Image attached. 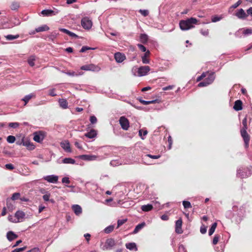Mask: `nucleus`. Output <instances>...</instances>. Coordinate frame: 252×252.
Wrapping results in <instances>:
<instances>
[{
  "mask_svg": "<svg viewBox=\"0 0 252 252\" xmlns=\"http://www.w3.org/2000/svg\"><path fill=\"white\" fill-rule=\"evenodd\" d=\"M147 133H148V131L146 130H143V129H141L139 130V135L141 137V139L143 140L145 139V137H144L142 136V134L143 136H145L147 134Z\"/></svg>",
  "mask_w": 252,
  "mask_h": 252,
  "instance_id": "nucleus-41",
  "label": "nucleus"
},
{
  "mask_svg": "<svg viewBox=\"0 0 252 252\" xmlns=\"http://www.w3.org/2000/svg\"><path fill=\"white\" fill-rule=\"evenodd\" d=\"M59 103L61 107L63 109H66L68 107V103L65 99H60L59 100Z\"/></svg>",
  "mask_w": 252,
  "mask_h": 252,
  "instance_id": "nucleus-28",
  "label": "nucleus"
},
{
  "mask_svg": "<svg viewBox=\"0 0 252 252\" xmlns=\"http://www.w3.org/2000/svg\"><path fill=\"white\" fill-rule=\"evenodd\" d=\"M221 19V17H218L217 16H213L211 19V21L212 22H217L219 21Z\"/></svg>",
  "mask_w": 252,
  "mask_h": 252,
  "instance_id": "nucleus-56",
  "label": "nucleus"
},
{
  "mask_svg": "<svg viewBox=\"0 0 252 252\" xmlns=\"http://www.w3.org/2000/svg\"><path fill=\"white\" fill-rule=\"evenodd\" d=\"M82 70L86 71H93L98 72L100 70V68L94 64H85L81 67Z\"/></svg>",
  "mask_w": 252,
  "mask_h": 252,
  "instance_id": "nucleus-3",
  "label": "nucleus"
},
{
  "mask_svg": "<svg viewBox=\"0 0 252 252\" xmlns=\"http://www.w3.org/2000/svg\"><path fill=\"white\" fill-rule=\"evenodd\" d=\"M19 3L17 2L14 1L12 3L10 8L13 10H17L19 7Z\"/></svg>",
  "mask_w": 252,
  "mask_h": 252,
  "instance_id": "nucleus-40",
  "label": "nucleus"
},
{
  "mask_svg": "<svg viewBox=\"0 0 252 252\" xmlns=\"http://www.w3.org/2000/svg\"><path fill=\"white\" fill-rule=\"evenodd\" d=\"M92 21L87 17H84L81 20V25L86 30H90L92 27Z\"/></svg>",
  "mask_w": 252,
  "mask_h": 252,
  "instance_id": "nucleus-6",
  "label": "nucleus"
},
{
  "mask_svg": "<svg viewBox=\"0 0 252 252\" xmlns=\"http://www.w3.org/2000/svg\"><path fill=\"white\" fill-rule=\"evenodd\" d=\"M35 60V57L34 56H32L30 57L28 60V63L31 66H34Z\"/></svg>",
  "mask_w": 252,
  "mask_h": 252,
  "instance_id": "nucleus-35",
  "label": "nucleus"
},
{
  "mask_svg": "<svg viewBox=\"0 0 252 252\" xmlns=\"http://www.w3.org/2000/svg\"><path fill=\"white\" fill-rule=\"evenodd\" d=\"M252 169L251 168H245L242 169H239L237 170V175L241 178H245L249 177L252 173Z\"/></svg>",
  "mask_w": 252,
  "mask_h": 252,
  "instance_id": "nucleus-2",
  "label": "nucleus"
},
{
  "mask_svg": "<svg viewBox=\"0 0 252 252\" xmlns=\"http://www.w3.org/2000/svg\"><path fill=\"white\" fill-rule=\"evenodd\" d=\"M114 226L113 225H110L106 227L104 229V231L105 233L108 234V233H111L114 230Z\"/></svg>",
  "mask_w": 252,
  "mask_h": 252,
  "instance_id": "nucleus-39",
  "label": "nucleus"
},
{
  "mask_svg": "<svg viewBox=\"0 0 252 252\" xmlns=\"http://www.w3.org/2000/svg\"><path fill=\"white\" fill-rule=\"evenodd\" d=\"M137 46H138V47L139 49L141 51H142V52H145V53H146V52L147 51V50H146V48L144 45H142V44H138L137 45Z\"/></svg>",
  "mask_w": 252,
  "mask_h": 252,
  "instance_id": "nucleus-60",
  "label": "nucleus"
},
{
  "mask_svg": "<svg viewBox=\"0 0 252 252\" xmlns=\"http://www.w3.org/2000/svg\"><path fill=\"white\" fill-rule=\"evenodd\" d=\"M10 201V199H7L6 201V205L7 207L9 209L12 210L13 209V206L12 204H11L9 202Z\"/></svg>",
  "mask_w": 252,
  "mask_h": 252,
  "instance_id": "nucleus-57",
  "label": "nucleus"
},
{
  "mask_svg": "<svg viewBox=\"0 0 252 252\" xmlns=\"http://www.w3.org/2000/svg\"><path fill=\"white\" fill-rule=\"evenodd\" d=\"M33 134V140L38 143H41L45 138L44 133L42 131L36 132Z\"/></svg>",
  "mask_w": 252,
  "mask_h": 252,
  "instance_id": "nucleus-9",
  "label": "nucleus"
},
{
  "mask_svg": "<svg viewBox=\"0 0 252 252\" xmlns=\"http://www.w3.org/2000/svg\"><path fill=\"white\" fill-rule=\"evenodd\" d=\"M62 163H64V164H74L75 163V160L70 158H63L62 161Z\"/></svg>",
  "mask_w": 252,
  "mask_h": 252,
  "instance_id": "nucleus-30",
  "label": "nucleus"
},
{
  "mask_svg": "<svg viewBox=\"0 0 252 252\" xmlns=\"http://www.w3.org/2000/svg\"><path fill=\"white\" fill-rule=\"evenodd\" d=\"M19 36L18 34H17L16 35L8 34L7 36H6L5 37L7 40H12L18 38L19 37Z\"/></svg>",
  "mask_w": 252,
  "mask_h": 252,
  "instance_id": "nucleus-42",
  "label": "nucleus"
},
{
  "mask_svg": "<svg viewBox=\"0 0 252 252\" xmlns=\"http://www.w3.org/2000/svg\"><path fill=\"white\" fill-rule=\"evenodd\" d=\"M20 196V194L19 193L15 192L12 194V197L10 199V200H17L19 198Z\"/></svg>",
  "mask_w": 252,
  "mask_h": 252,
  "instance_id": "nucleus-46",
  "label": "nucleus"
},
{
  "mask_svg": "<svg viewBox=\"0 0 252 252\" xmlns=\"http://www.w3.org/2000/svg\"><path fill=\"white\" fill-rule=\"evenodd\" d=\"M79 158L87 161H92L97 160L98 157L92 155H82L79 156Z\"/></svg>",
  "mask_w": 252,
  "mask_h": 252,
  "instance_id": "nucleus-10",
  "label": "nucleus"
},
{
  "mask_svg": "<svg viewBox=\"0 0 252 252\" xmlns=\"http://www.w3.org/2000/svg\"><path fill=\"white\" fill-rule=\"evenodd\" d=\"M94 49V48H90V47H89L88 46H83L81 48V49L80 50V52H85V51H86L87 50H93Z\"/></svg>",
  "mask_w": 252,
  "mask_h": 252,
  "instance_id": "nucleus-58",
  "label": "nucleus"
},
{
  "mask_svg": "<svg viewBox=\"0 0 252 252\" xmlns=\"http://www.w3.org/2000/svg\"><path fill=\"white\" fill-rule=\"evenodd\" d=\"M217 226V222H214L212 224L211 228L209 230V235L210 236L212 235L214 233V232Z\"/></svg>",
  "mask_w": 252,
  "mask_h": 252,
  "instance_id": "nucleus-36",
  "label": "nucleus"
},
{
  "mask_svg": "<svg viewBox=\"0 0 252 252\" xmlns=\"http://www.w3.org/2000/svg\"><path fill=\"white\" fill-rule=\"evenodd\" d=\"M200 33L204 36H207L209 34V30H201Z\"/></svg>",
  "mask_w": 252,
  "mask_h": 252,
  "instance_id": "nucleus-59",
  "label": "nucleus"
},
{
  "mask_svg": "<svg viewBox=\"0 0 252 252\" xmlns=\"http://www.w3.org/2000/svg\"><path fill=\"white\" fill-rule=\"evenodd\" d=\"M141 210L144 212H148L153 209V206L151 204H147L142 205L141 208Z\"/></svg>",
  "mask_w": 252,
  "mask_h": 252,
  "instance_id": "nucleus-33",
  "label": "nucleus"
},
{
  "mask_svg": "<svg viewBox=\"0 0 252 252\" xmlns=\"http://www.w3.org/2000/svg\"><path fill=\"white\" fill-rule=\"evenodd\" d=\"M34 96L35 95L33 94H30L25 96L22 99V100L25 102L24 105H26L29 100Z\"/></svg>",
  "mask_w": 252,
  "mask_h": 252,
  "instance_id": "nucleus-32",
  "label": "nucleus"
},
{
  "mask_svg": "<svg viewBox=\"0 0 252 252\" xmlns=\"http://www.w3.org/2000/svg\"><path fill=\"white\" fill-rule=\"evenodd\" d=\"M219 238H220V236L218 235H216L214 238H213V242H212V243L213 245H216L217 244V243L219 241Z\"/></svg>",
  "mask_w": 252,
  "mask_h": 252,
  "instance_id": "nucleus-54",
  "label": "nucleus"
},
{
  "mask_svg": "<svg viewBox=\"0 0 252 252\" xmlns=\"http://www.w3.org/2000/svg\"><path fill=\"white\" fill-rule=\"evenodd\" d=\"M58 12V10H52L51 9H44L41 11V14L44 16L49 17L56 15Z\"/></svg>",
  "mask_w": 252,
  "mask_h": 252,
  "instance_id": "nucleus-12",
  "label": "nucleus"
},
{
  "mask_svg": "<svg viewBox=\"0 0 252 252\" xmlns=\"http://www.w3.org/2000/svg\"><path fill=\"white\" fill-rule=\"evenodd\" d=\"M215 79V72H212L208 73V75L207 78H205V80L209 84H211L213 83Z\"/></svg>",
  "mask_w": 252,
  "mask_h": 252,
  "instance_id": "nucleus-21",
  "label": "nucleus"
},
{
  "mask_svg": "<svg viewBox=\"0 0 252 252\" xmlns=\"http://www.w3.org/2000/svg\"><path fill=\"white\" fill-rule=\"evenodd\" d=\"M247 129H241L240 130L241 135L243 139L246 148L248 147L250 139V135L248 133Z\"/></svg>",
  "mask_w": 252,
  "mask_h": 252,
  "instance_id": "nucleus-5",
  "label": "nucleus"
},
{
  "mask_svg": "<svg viewBox=\"0 0 252 252\" xmlns=\"http://www.w3.org/2000/svg\"><path fill=\"white\" fill-rule=\"evenodd\" d=\"M114 58L117 63H121L126 59V57L124 54L117 52L114 54Z\"/></svg>",
  "mask_w": 252,
  "mask_h": 252,
  "instance_id": "nucleus-14",
  "label": "nucleus"
},
{
  "mask_svg": "<svg viewBox=\"0 0 252 252\" xmlns=\"http://www.w3.org/2000/svg\"><path fill=\"white\" fill-rule=\"evenodd\" d=\"M27 252H40V250L38 248H34Z\"/></svg>",
  "mask_w": 252,
  "mask_h": 252,
  "instance_id": "nucleus-64",
  "label": "nucleus"
},
{
  "mask_svg": "<svg viewBox=\"0 0 252 252\" xmlns=\"http://www.w3.org/2000/svg\"><path fill=\"white\" fill-rule=\"evenodd\" d=\"M148 39V36L146 34H141L140 36V41L143 43H146Z\"/></svg>",
  "mask_w": 252,
  "mask_h": 252,
  "instance_id": "nucleus-34",
  "label": "nucleus"
},
{
  "mask_svg": "<svg viewBox=\"0 0 252 252\" xmlns=\"http://www.w3.org/2000/svg\"><path fill=\"white\" fill-rule=\"evenodd\" d=\"M110 164L113 166H116L121 165L122 164V161L120 158H118L111 160Z\"/></svg>",
  "mask_w": 252,
  "mask_h": 252,
  "instance_id": "nucleus-31",
  "label": "nucleus"
},
{
  "mask_svg": "<svg viewBox=\"0 0 252 252\" xmlns=\"http://www.w3.org/2000/svg\"><path fill=\"white\" fill-rule=\"evenodd\" d=\"M236 16L239 19H244L248 16V15L242 8H241L236 12Z\"/></svg>",
  "mask_w": 252,
  "mask_h": 252,
  "instance_id": "nucleus-19",
  "label": "nucleus"
},
{
  "mask_svg": "<svg viewBox=\"0 0 252 252\" xmlns=\"http://www.w3.org/2000/svg\"><path fill=\"white\" fill-rule=\"evenodd\" d=\"M72 209L73 210L74 213L77 216L80 215L82 213V208L79 205H73L72 206Z\"/></svg>",
  "mask_w": 252,
  "mask_h": 252,
  "instance_id": "nucleus-22",
  "label": "nucleus"
},
{
  "mask_svg": "<svg viewBox=\"0 0 252 252\" xmlns=\"http://www.w3.org/2000/svg\"><path fill=\"white\" fill-rule=\"evenodd\" d=\"M150 70V68L149 66H140L138 69V75L139 76L146 75Z\"/></svg>",
  "mask_w": 252,
  "mask_h": 252,
  "instance_id": "nucleus-8",
  "label": "nucleus"
},
{
  "mask_svg": "<svg viewBox=\"0 0 252 252\" xmlns=\"http://www.w3.org/2000/svg\"><path fill=\"white\" fill-rule=\"evenodd\" d=\"M120 124L122 128L125 130H127L129 127V123L127 118L125 117H121L119 120Z\"/></svg>",
  "mask_w": 252,
  "mask_h": 252,
  "instance_id": "nucleus-7",
  "label": "nucleus"
},
{
  "mask_svg": "<svg viewBox=\"0 0 252 252\" xmlns=\"http://www.w3.org/2000/svg\"><path fill=\"white\" fill-rule=\"evenodd\" d=\"M146 225V223L145 222H143L141 223L138 224L137 225L133 231V234H136L140 230H141Z\"/></svg>",
  "mask_w": 252,
  "mask_h": 252,
  "instance_id": "nucleus-25",
  "label": "nucleus"
},
{
  "mask_svg": "<svg viewBox=\"0 0 252 252\" xmlns=\"http://www.w3.org/2000/svg\"><path fill=\"white\" fill-rule=\"evenodd\" d=\"M115 241L113 238H109L106 240L105 245L102 247V249L104 251L111 250L112 248L115 246Z\"/></svg>",
  "mask_w": 252,
  "mask_h": 252,
  "instance_id": "nucleus-4",
  "label": "nucleus"
},
{
  "mask_svg": "<svg viewBox=\"0 0 252 252\" xmlns=\"http://www.w3.org/2000/svg\"><path fill=\"white\" fill-rule=\"evenodd\" d=\"M242 125H243V127L241 129H248L247 119L246 118H245L242 120Z\"/></svg>",
  "mask_w": 252,
  "mask_h": 252,
  "instance_id": "nucleus-50",
  "label": "nucleus"
},
{
  "mask_svg": "<svg viewBox=\"0 0 252 252\" xmlns=\"http://www.w3.org/2000/svg\"><path fill=\"white\" fill-rule=\"evenodd\" d=\"M61 147L66 152L70 153L71 152L69 142L68 141H64L61 143Z\"/></svg>",
  "mask_w": 252,
  "mask_h": 252,
  "instance_id": "nucleus-17",
  "label": "nucleus"
},
{
  "mask_svg": "<svg viewBox=\"0 0 252 252\" xmlns=\"http://www.w3.org/2000/svg\"><path fill=\"white\" fill-rule=\"evenodd\" d=\"M127 221V219L119 220L117 221V228Z\"/></svg>",
  "mask_w": 252,
  "mask_h": 252,
  "instance_id": "nucleus-47",
  "label": "nucleus"
},
{
  "mask_svg": "<svg viewBox=\"0 0 252 252\" xmlns=\"http://www.w3.org/2000/svg\"><path fill=\"white\" fill-rule=\"evenodd\" d=\"M5 166L6 169L9 170H12L14 168V166L11 163L6 164H5Z\"/></svg>",
  "mask_w": 252,
  "mask_h": 252,
  "instance_id": "nucleus-63",
  "label": "nucleus"
},
{
  "mask_svg": "<svg viewBox=\"0 0 252 252\" xmlns=\"http://www.w3.org/2000/svg\"><path fill=\"white\" fill-rule=\"evenodd\" d=\"M233 109L236 111H239L242 109V102L240 100H236L233 106Z\"/></svg>",
  "mask_w": 252,
  "mask_h": 252,
  "instance_id": "nucleus-23",
  "label": "nucleus"
},
{
  "mask_svg": "<svg viewBox=\"0 0 252 252\" xmlns=\"http://www.w3.org/2000/svg\"><path fill=\"white\" fill-rule=\"evenodd\" d=\"M126 248L129 250H134L135 251H137L136 245L135 243H128L126 245Z\"/></svg>",
  "mask_w": 252,
  "mask_h": 252,
  "instance_id": "nucleus-27",
  "label": "nucleus"
},
{
  "mask_svg": "<svg viewBox=\"0 0 252 252\" xmlns=\"http://www.w3.org/2000/svg\"><path fill=\"white\" fill-rule=\"evenodd\" d=\"M197 22V19L192 17L186 20H181L179 23L180 28L183 31L188 30L193 28V25L196 24Z\"/></svg>",
  "mask_w": 252,
  "mask_h": 252,
  "instance_id": "nucleus-1",
  "label": "nucleus"
},
{
  "mask_svg": "<svg viewBox=\"0 0 252 252\" xmlns=\"http://www.w3.org/2000/svg\"><path fill=\"white\" fill-rule=\"evenodd\" d=\"M90 121L91 124H94L97 122V118L94 116H91L90 118Z\"/></svg>",
  "mask_w": 252,
  "mask_h": 252,
  "instance_id": "nucleus-53",
  "label": "nucleus"
},
{
  "mask_svg": "<svg viewBox=\"0 0 252 252\" xmlns=\"http://www.w3.org/2000/svg\"><path fill=\"white\" fill-rule=\"evenodd\" d=\"M8 220L9 221L12 222L16 223L18 222L16 218H14V217L12 215H9L8 217Z\"/></svg>",
  "mask_w": 252,
  "mask_h": 252,
  "instance_id": "nucleus-51",
  "label": "nucleus"
},
{
  "mask_svg": "<svg viewBox=\"0 0 252 252\" xmlns=\"http://www.w3.org/2000/svg\"><path fill=\"white\" fill-rule=\"evenodd\" d=\"M96 131L94 129L91 130L89 132L85 134V136L89 138H93L96 136Z\"/></svg>",
  "mask_w": 252,
  "mask_h": 252,
  "instance_id": "nucleus-26",
  "label": "nucleus"
},
{
  "mask_svg": "<svg viewBox=\"0 0 252 252\" xmlns=\"http://www.w3.org/2000/svg\"><path fill=\"white\" fill-rule=\"evenodd\" d=\"M207 73H208V72H203L200 76L197 77L196 79V81L197 82L200 81L202 79H203L204 78H205L206 76Z\"/></svg>",
  "mask_w": 252,
  "mask_h": 252,
  "instance_id": "nucleus-52",
  "label": "nucleus"
},
{
  "mask_svg": "<svg viewBox=\"0 0 252 252\" xmlns=\"http://www.w3.org/2000/svg\"><path fill=\"white\" fill-rule=\"evenodd\" d=\"M252 33V30L250 29H247L246 30H244L243 31V34L245 35H248Z\"/></svg>",
  "mask_w": 252,
  "mask_h": 252,
  "instance_id": "nucleus-62",
  "label": "nucleus"
},
{
  "mask_svg": "<svg viewBox=\"0 0 252 252\" xmlns=\"http://www.w3.org/2000/svg\"><path fill=\"white\" fill-rule=\"evenodd\" d=\"M16 144L18 145L23 144V145L26 147L29 150L34 149V145L32 143L30 142L29 140H25L24 138L22 139L21 142H17Z\"/></svg>",
  "mask_w": 252,
  "mask_h": 252,
  "instance_id": "nucleus-13",
  "label": "nucleus"
},
{
  "mask_svg": "<svg viewBox=\"0 0 252 252\" xmlns=\"http://www.w3.org/2000/svg\"><path fill=\"white\" fill-rule=\"evenodd\" d=\"M149 157L150 158H152L153 159H158L160 157V155H152L150 154H147L144 156V157L143 158V159L146 160L147 158Z\"/></svg>",
  "mask_w": 252,
  "mask_h": 252,
  "instance_id": "nucleus-37",
  "label": "nucleus"
},
{
  "mask_svg": "<svg viewBox=\"0 0 252 252\" xmlns=\"http://www.w3.org/2000/svg\"><path fill=\"white\" fill-rule=\"evenodd\" d=\"M157 102L158 103L159 101H158V99H154V100H150V101H146V100L142 101V104H143V105H148L150 104H153V103H156Z\"/></svg>",
  "mask_w": 252,
  "mask_h": 252,
  "instance_id": "nucleus-38",
  "label": "nucleus"
},
{
  "mask_svg": "<svg viewBox=\"0 0 252 252\" xmlns=\"http://www.w3.org/2000/svg\"><path fill=\"white\" fill-rule=\"evenodd\" d=\"M50 194L48 192H46V193L43 195V199L45 201H49Z\"/></svg>",
  "mask_w": 252,
  "mask_h": 252,
  "instance_id": "nucleus-48",
  "label": "nucleus"
},
{
  "mask_svg": "<svg viewBox=\"0 0 252 252\" xmlns=\"http://www.w3.org/2000/svg\"><path fill=\"white\" fill-rule=\"evenodd\" d=\"M183 205L185 209H188L191 207V205L190 202L188 201H183Z\"/></svg>",
  "mask_w": 252,
  "mask_h": 252,
  "instance_id": "nucleus-45",
  "label": "nucleus"
},
{
  "mask_svg": "<svg viewBox=\"0 0 252 252\" xmlns=\"http://www.w3.org/2000/svg\"><path fill=\"white\" fill-rule=\"evenodd\" d=\"M43 179L50 183H56L58 181L59 177L57 175H51L44 176Z\"/></svg>",
  "mask_w": 252,
  "mask_h": 252,
  "instance_id": "nucleus-11",
  "label": "nucleus"
},
{
  "mask_svg": "<svg viewBox=\"0 0 252 252\" xmlns=\"http://www.w3.org/2000/svg\"><path fill=\"white\" fill-rule=\"evenodd\" d=\"M59 31L68 35L69 36L72 37V38H77L79 37V36L74 33V32H72L69 30L64 29V28H59Z\"/></svg>",
  "mask_w": 252,
  "mask_h": 252,
  "instance_id": "nucleus-16",
  "label": "nucleus"
},
{
  "mask_svg": "<svg viewBox=\"0 0 252 252\" xmlns=\"http://www.w3.org/2000/svg\"><path fill=\"white\" fill-rule=\"evenodd\" d=\"M49 30V27L46 25H42L35 29V31L36 32L46 31Z\"/></svg>",
  "mask_w": 252,
  "mask_h": 252,
  "instance_id": "nucleus-29",
  "label": "nucleus"
},
{
  "mask_svg": "<svg viewBox=\"0 0 252 252\" xmlns=\"http://www.w3.org/2000/svg\"><path fill=\"white\" fill-rule=\"evenodd\" d=\"M25 216V213L22 211L19 210L17 211L15 214V217L16 218L18 222L22 221Z\"/></svg>",
  "mask_w": 252,
  "mask_h": 252,
  "instance_id": "nucleus-18",
  "label": "nucleus"
},
{
  "mask_svg": "<svg viewBox=\"0 0 252 252\" xmlns=\"http://www.w3.org/2000/svg\"><path fill=\"white\" fill-rule=\"evenodd\" d=\"M15 139V137L12 135H9L7 137V141L9 143H13Z\"/></svg>",
  "mask_w": 252,
  "mask_h": 252,
  "instance_id": "nucleus-44",
  "label": "nucleus"
},
{
  "mask_svg": "<svg viewBox=\"0 0 252 252\" xmlns=\"http://www.w3.org/2000/svg\"><path fill=\"white\" fill-rule=\"evenodd\" d=\"M139 12L144 16H146L149 14V11L148 10H139Z\"/></svg>",
  "mask_w": 252,
  "mask_h": 252,
  "instance_id": "nucleus-61",
  "label": "nucleus"
},
{
  "mask_svg": "<svg viewBox=\"0 0 252 252\" xmlns=\"http://www.w3.org/2000/svg\"><path fill=\"white\" fill-rule=\"evenodd\" d=\"M182 220L181 219H180L176 221L175 232L177 234H182L183 233V230L182 229Z\"/></svg>",
  "mask_w": 252,
  "mask_h": 252,
  "instance_id": "nucleus-15",
  "label": "nucleus"
},
{
  "mask_svg": "<svg viewBox=\"0 0 252 252\" xmlns=\"http://www.w3.org/2000/svg\"><path fill=\"white\" fill-rule=\"evenodd\" d=\"M210 85L205 80H204L203 81L200 82L198 86L199 87H206L208 85Z\"/></svg>",
  "mask_w": 252,
  "mask_h": 252,
  "instance_id": "nucleus-49",
  "label": "nucleus"
},
{
  "mask_svg": "<svg viewBox=\"0 0 252 252\" xmlns=\"http://www.w3.org/2000/svg\"><path fill=\"white\" fill-rule=\"evenodd\" d=\"M20 126V124L17 122H14V123H9L8 124V126L10 127L13 128H16Z\"/></svg>",
  "mask_w": 252,
  "mask_h": 252,
  "instance_id": "nucleus-43",
  "label": "nucleus"
},
{
  "mask_svg": "<svg viewBox=\"0 0 252 252\" xmlns=\"http://www.w3.org/2000/svg\"><path fill=\"white\" fill-rule=\"evenodd\" d=\"M150 52L149 50H147L146 53L142 56V61L144 64H147L150 63V61L147 59L148 57L149 56Z\"/></svg>",
  "mask_w": 252,
  "mask_h": 252,
  "instance_id": "nucleus-24",
  "label": "nucleus"
},
{
  "mask_svg": "<svg viewBox=\"0 0 252 252\" xmlns=\"http://www.w3.org/2000/svg\"><path fill=\"white\" fill-rule=\"evenodd\" d=\"M6 237L9 241H12V240L16 239L18 237V235L13 231H9L6 234Z\"/></svg>",
  "mask_w": 252,
  "mask_h": 252,
  "instance_id": "nucleus-20",
  "label": "nucleus"
},
{
  "mask_svg": "<svg viewBox=\"0 0 252 252\" xmlns=\"http://www.w3.org/2000/svg\"><path fill=\"white\" fill-rule=\"evenodd\" d=\"M26 249V247L22 248H17L13 250L11 252H21L25 251Z\"/></svg>",
  "mask_w": 252,
  "mask_h": 252,
  "instance_id": "nucleus-55",
  "label": "nucleus"
}]
</instances>
